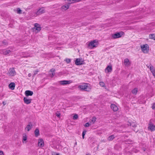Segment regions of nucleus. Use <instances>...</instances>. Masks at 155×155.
Here are the masks:
<instances>
[{"mask_svg": "<svg viewBox=\"0 0 155 155\" xmlns=\"http://www.w3.org/2000/svg\"><path fill=\"white\" fill-rule=\"evenodd\" d=\"M81 90L89 92L91 90V88L89 84L84 83L78 86Z\"/></svg>", "mask_w": 155, "mask_h": 155, "instance_id": "1", "label": "nucleus"}, {"mask_svg": "<svg viewBox=\"0 0 155 155\" xmlns=\"http://www.w3.org/2000/svg\"><path fill=\"white\" fill-rule=\"evenodd\" d=\"M124 34V33L122 31L117 32L112 35V38L115 39L121 37L122 35Z\"/></svg>", "mask_w": 155, "mask_h": 155, "instance_id": "2", "label": "nucleus"}, {"mask_svg": "<svg viewBox=\"0 0 155 155\" xmlns=\"http://www.w3.org/2000/svg\"><path fill=\"white\" fill-rule=\"evenodd\" d=\"M142 50L144 53H147L149 51V46L147 44L141 46Z\"/></svg>", "mask_w": 155, "mask_h": 155, "instance_id": "3", "label": "nucleus"}, {"mask_svg": "<svg viewBox=\"0 0 155 155\" xmlns=\"http://www.w3.org/2000/svg\"><path fill=\"white\" fill-rule=\"evenodd\" d=\"M97 42L96 41V40H94L91 41L88 45V46L90 47L91 46V48H92L94 47H97Z\"/></svg>", "mask_w": 155, "mask_h": 155, "instance_id": "4", "label": "nucleus"}, {"mask_svg": "<svg viewBox=\"0 0 155 155\" xmlns=\"http://www.w3.org/2000/svg\"><path fill=\"white\" fill-rule=\"evenodd\" d=\"M71 82L70 81L63 80L60 81L59 83L61 85H64L70 84Z\"/></svg>", "mask_w": 155, "mask_h": 155, "instance_id": "5", "label": "nucleus"}, {"mask_svg": "<svg viewBox=\"0 0 155 155\" xmlns=\"http://www.w3.org/2000/svg\"><path fill=\"white\" fill-rule=\"evenodd\" d=\"M34 28H35V30L37 31L38 32L40 31L41 29L40 25L37 23L35 24Z\"/></svg>", "mask_w": 155, "mask_h": 155, "instance_id": "6", "label": "nucleus"}, {"mask_svg": "<svg viewBox=\"0 0 155 155\" xmlns=\"http://www.w3.org/2000/svg\"><path fill=\"white\" fill-rule=\"evenodd\" d=\"M149 126L148 128L151 131H153L155 130V126L153 124H152L151 122H150L149 124Z\"/></svg>", "mask_w": 155, "mask_h": 155, "instance_id": "7", "label": "nucleus"}, {"mask_svg": "<svg viewBox=\"0 0 155 155\" xmlns=\"http://www.w3.org/2000/svg\"><path fill=\"white\" fill-rule=\"evenodd\" d=\"M83 61H81L80 58H77L75 61V64L76 65H78L83 64Z\"/></svg>", "mask_w": 155, "mask_h": 155, "instance_id": "8", "label": "nucleus"}, {"mask_svg": "<svg viewBox=\"0 0 155 155\" xmlns=\"http://www.w3.org/2000/svg\"><path fill=\"white\" fill-rule=\"evenodd\" d=\"M9 73L10 76H14L16 72L14 68H12L10 69L9 71Z\"/></svg>", "mask_w": 155, "mask_h": 155, "instance_id": "9", "label": "nucleus"}, {"mask_svg": "<svg viewBox=\"0 0 155 155\" xmlns=\"http://www.w3.org/2000/svg\"><path fill=\"white\" fill-rule=\"evenodd\" d=\"M45 12V9L43 8H40L36 12L37 15H41Z\"/></svg>", "mask_w": 155, "mask_h": 155, "instance_id": "10", "label": "nucleus"}, {"mask_svg": "<svg viewBox=\"0 0 155 155\" xmlns=\"http://www.w3.org/2000/svg\"><path fill=\"white\" fill-rule=\"evenodd\" d=\"M33 94V92L30 90H27L25 92V94L26 96H32Z\"/></svg>", "mask_w": 155, "mask_h": 155, "instance_id": "11", "label": "nucleus"}, {"mask_svg": "<svg viewBox=\"0 0 155 155\" xmlns=\"http://www.w3.org/2000/svg\"><path fill=\"white\" fill-rule=\"evenodd\" d=\"M112 67L111 66L108 65L105 69V72H111L112 71Z\"/></svg>", "mask_w": 155, "mask_h": 155, "instance_id": "12", "label": "nucleus"}, {"mask_svg": "<svg viewBox=\"0 0 155 155\" xmlns=\"http://www.w3.org/2000/svg\"><path fill=\"white\" fill-rule=\"evenodd\" d=\"M111 109L113 110L114 111H116L118 110V108L117 106H116L115 104H112L111 105Z\"/></svg>", "mask_w": 155, "mask_h": 155, "instance_id": "13", "label": "nucleus"}, {"mask_svg": "<svg viewBox=\"0 0 155 155\" xmlns=\"http://www.w3.org/2000/svg\"><path fill=\"white\" fill-rule=\"evenodd\" d=\"M23 100L25 103L27 104H30L31 101V99H28L26 97H24Z\"/></svg>", "mask_w": 155, "mask_h": 155, "instance_id": "14", "label": "nucleus"}, {"mask_svg": "<svg viewBox=\"0 0 155 155\" xmlns=\"http://www.w3.org/2000/svg\"><path fill=\"white\" fill-rule=\"evenodd\" d=\"M38 146L40 147H42L44 146V143L43 140L42 139H39L38 141Z\"/></svg>", "mask_w": 155, "mask_h": 155, "instance_id": "15", "label": "nucleus"}, {"mask_svg": "<svg viewBox=\"0 0 155 155\" xmlns=\"http://www.w3.org/2000/svg\"><path fill=\"white\" fill-rule=\"evenodd\" d=\"M124 65L127 66H129L130 64L129 60L128 58H126L124 60Z\"/></svg>", "mask_w": 155, "mask_h": 155, "instance_id": "16", "label": "nucleus"}, {"mask_svg": "<svg viewBox=\"0 0 155 155\" xmlns=\"http://www.w3.org/2000/svg\"><path fill=\"white\" fill-rule=\"evenodd\" d=\"M15 84L14 82H12L9 85V87L12 90H13L15 89Z\"/></svg>", "mask_w": 155, "mask_h": 155, "instance_id": "17", "label": "nucleus"}, {"mask_svg": "<svg viewBox=\"0 0 155 155\" xmlns=\"http://www.w3.org/2000/svg\"><path fill=\"white\" fill-rule=\"evenodd\" d=\"M127 125L128 126H132L133 127H135L137 126L136 124L134 122H130L128 121V122Z\"/></svg>", "mask_w": 155, "mask_h": 155, "instance_id": "18", "label": "nucleus"}, {"mask_svg": "<svg viewBox=\"0 0 155 155\" xmlns=\"http://www.w3.org/2000/svg\"><path fill=\"white\" fill-rule=\"evenodd\" d=\"M8 43L6 40H4L2 41H0V46H2L3 45H8Z\"/></svg>", "mask_w": 155, "mask_h": 155, "instance_id": "19", "label": "nucleus"}, {"mask_svg": "<svg viewBox=\"0 0 155 155\" xmlns=\"http://www.w3.org/2000/svg\"><path fill=\"white\" fill-rule=\"evenodd\" d=\"M35 136L36 137H37L40 135L39 131L38 129H36L35 131Z\"/></svg>", "mask_w": 155, "mask_h": 155, "instance_id": "20", "label": "nucleus"}, {"mask_svg": "<svg viewBox=\"0 0 155 155\" xmlns=\"http://www.w3.org/2000/svg\"><path fill=\"white\" fill-rule=\"evenodd\" d=\"M32 127V124H28L27 125L26 128L27 129L28 131H29L31 129Z\"/></svg>", "mask_w": 155, "mask_h": 155, "instance_id": "21", "label": "nucleus"}, {"mask_svg": "<svg viewBox=\"0 0 155 155\" xmlns=\"http://www.w3.org/2000/svg\"><path fill=\"white\" fill-rule=\"evenodd\" d=\"M150 38L155 40V35L154 34H152L149 35Z\"/></svg>", "mask_w": 155, "mask_h": 155, "instance_id": "22", "label": "nucleus"}, {"mask_svg": "<svg viewBox=\"0 0 155 155\" xmlns=\"http://www.w3.org/2000/svg\"><path fill=\"white\" fill-rule=\"evenodd\" d=\"M138 91L137 88H135L132 91V93L135 95H136Z\"/></svg>", "mask_w": 155, "mask_h": 155, "instance_id": "23", "label": "nucleus"}, {"mask_svg": "<svg viewBox=\"0 0 155 155\" xmlns=\"http://www.w3.org/2000/svg\"><path fill=\"white\" fill-rule=\"evenodd\" d=\"M11 52V51L10 50H7L3 51V53L4 55H6L9 54Z\"/></svg>", "mask_w": 155, "mask_h": 155, "instance_id": "24", "label": "nucleus"}, {"mask_svg": "<svg viewBox=\"0 0 155 155\" xmlns=\"http://www.w3.org/2000/svg\"><path fill=\"white\" fill-rule=\"evenodd\" d=\"M69 7V5H63V6H62L61 8L62 9H64L65 10H66Z\"/></svg>", "mask_w": 155, "mask_h": 155, "instance_id": "25", "label": "nucleus"}, {"mask_svg": "<svg viewBox=\"0 0 155 155\" xmlns=\"http://www.w3.org/2000/svg\"><path fill=\"white\" fill-rule=\"evenodd\" d=\"M114 138V135H112L108 137L107 139L109 141H110L112 140Z\"/></svg>", "mask_w": 155, "mask_h": 155, "instance_id": "26", "label": "nucleus"}, {"mask_svg": "<svg viewBox=\"0 0 155 155\" xmlns=\"http://www.w3.org/2000/svg\"><path fill=\"white\" fill-rule=\"evenodd\" d=\"M64 61H66L67 63L69 64L71 62V59L68 58H66L64 59Z\"/></svg>", "mask_w": 155, "mask_h": 155, "instance_id": "27", "label": "nucleus"}, {"mask_svg": "<svg viewBox=\"0 0 155 155\" xmlns=\"http://www.w3.org/2000/svg\"><path fill=\"white\" fill-rule=\"evenodd\" d=\"M150 70L152 73L155 71V69L153 66H151L150 68Z\"/></svg>", "mask_w": 155, "mask_h": 155, "instance_id": "28", "label": "nucleus"}, {"mask_svg": "<svg viewBox=\"0 0 155 155\" xmlns=\"http://www.w3.org/2000/svg\"><path fill=\"white\" fill-rule=\"evenodd\" d=\"M56 116H57L58 117L60 118V117L61 114L59 111H57L55 113Z\"/></svg>", "mask_w": 155, "mask_h": 155, "instance_id": "29", "label": "nucleus"}, {"mask_svg": "<svg viewBox=\"0 0 155 155\" xmlns=\"http://www.w3.org/2000/svg\"><path fill=\"white\" fill-rule=\"evenodd\" d=\"M78 117V115L76 114L73 116V120H75L77 119Z\"/></svg>", "mask_w": 155, "mask_h": 155, "instance_id": "30", "label": "nucleus"}, {"mask_svg": "<svg viewBox=\"0 0 155 155\" xmlns=\"http://www.w3.org/2000/svg\"><path fill=\"white\" fill-rule=\"evenodd\" d=\"M27 140V136L26 135H25L23 136V142H24V141H25Z\"/></svg>", "mask_w": 155, "mask_h": 155, "instance_id": "31", "label": "nucleus"}, {"mask_svg": "<svg viewBox=\"0 0 155 155\" xmlns=\"http://www.w3.org/2000/svg\"><path fill=\"white\" fill-rule=\"evenodd\" d=\"M99 84L102 87H105V83L102 81H101L99 83Z\"/></svg>", "mask_w": 155, "mask_h": 155, "instance_id": "32", "label": "nucleus"}, {"mask_svg": "<svg viewBox=\"0 0 155 155\" xmlns=\"http://www.w3.org/2000/svg\"><path fill=\"white\" fill-rule=\"evenodd\" d=\"M96 118L95 117H93L91 120V122H93V123H94L96 120Z\"/></svg>", "mask_w": 155, "mask_h": 155, "instance_id": "33", "label": "nucleus"}, {"mask_svg": "<svg viewBox=\"0 0 155 155\" xmlns=\"http://www.w3.org/2000/svg\"><path fill=\"white\" fill-rule=\"evenodd\" d=\"M17 13L18 14H21V10L19 8L17 9Z\"/></svg>", "mask_w": 155, "mask_h": 155, "instance_id": "34", "label": "nucleus"}, {"mask_svg": "<svg viewBox=\"0 0 155 155\" xmlns=\"http://www.w3.org/2000/svg\"><path fill=\"white\" fill-rule=\"evenodd\" d=\"M68 1L70 2L69 3L70 4L75 3V0H68Z\"/></svg>", "mask_w": 155, "mask_h": 155, "instance_id": "35", "label": "nucleus"}, {"mask_svg": "<svg viewBox=\"0 0 155 155\" xmlns=\"http://www.w3.org/2000/svg\"><path fill=\"white\" fill-rule=\"evenodd\" d=\"M50 75L51 78L53 77L55 74V73H49Z\"/></svg>", "mask_w": 155, "mask_h": 155, "instance_id": "36", "label": "nucleus"}, {"mask_svg": "<svg viewBox=\"0 0 155 155\" xmlns=\"http://www.w3.org/2000/svg\"><path fill=\"white\" fill-rule=\"evenodd\" d=\"M54 71L55 69L53 68H52L51 69L50 71H49V73H54Z\"/></svg>", "mask_w": 155, "mask_h": 155, "instance_id": "37", "label": "nucleus"}, {"mask_svg": "<svg viewBox=\"0 0 155 155\" xmlns=\"http://www.w3.org/2000/svg\"><path fill=\"white\" fill-rule=\"evenodd\" d=\"M52 155H59V154L55 152H53L52 153Z\"/></svg>", "mask_w": 155, "mask_h": 155, "instance_id": "38", "label": "nucleus"}, {"mask_svg": "<svg viewBox=\"0 0 155 155\" xmlns=\"http://www.w3.org/2000/svg\"><path fill=\"white\" fill-rule=\"evenodd\" d=\"M90 124L88 122H87L85 124V126L86 127H89L90 126Z\"/></svg>", "mask_w": 155, "mask_h": 155, "instance_id": "39", "label": "nucleus"}, {"mask_svg": "<svg viewBox=\"0 0 155 155\" xmlns=\"http://www.w3.org/2000/svg\"><path fill=\"white\" fill-rule=\"evenodd\" d=\"M152 108L153 110L155 109V103H153L152 106Z\"/></svg>", "mask_w": 155, "mask_h": 155, "instance_id": "40", "label": "nucleus"}, {"mask_svg": "<svg viewBox=\"0 0 155 155\" xmlns=\"http://www.w3.org/2000/svg\"><path fill=\"white\" fill-rule=\"evenodd\" d=\"M86 132V130H84L82 133V135H85Z\"/></svg>", "mask_w": 155, "mask_h": 155, "instance_id": "41", "label": "nucleus"}, {"mask_svg": "<svg viewBox=\"0 0 155 155\" xmlns=\"http://www.w3.org/2000/svg\"><path fill=\"white\" fill-rule=\"evenodd\" d=\"M51 89H52V90H55L56 89V87H51Z\"/></svg>", "mask_w": 155, "mask_h": 155, "instance_id": "42", "label": "nucleus"}, {"mask_svg": "<svg viewBox=\"0 0 155 155\" xmlns=\"http://www.w3.org/2000/svg\"><path fill=\"white\" fill-rule=\"evenodd\" d=\"M82 0H75V3L81 1Z\"/></svg>", "mask_w": 155, "mask_h": 155, "instance_id": "43", "label": "nucleus"}, {"mask_svg": "<svg viewBox=\"0 0 155 155\" xmlns=\"http://www.w3.org/2000/svg\"><path fill=\"white\" fill-rule=\"evenodd\" d=\"M3 154V152L2 151H0V155H2Z\"/></svg>", "mask_w": 155, "mask_h": 155, "instance_id": "44", "label": "nucleus"}, {"mask_svg": "<svg viewBox=\"0 0 155 155\" xmlns=\"http://www.w3.org/2000/svg\"><path fill=\"white\" fill-rule=\"evenodd\" d=\"M2 104L3 105H5L6 104V102L5 101H3L2 102Z\"/></svg>", "mask_w": 155, "mask_h": 155, "instance_id": "45", "label": "nucleus"}, {"mask_svg": "<svg viewBox=\"0 0 155 155\" xmlns=\"http://www.w3.org/2000/svg\"><path fill=\"white\" fill-rule=\"evenodd\" d=\"M152 73L153 75L155 77V71Z\"/></svg>", "mask_w": 155, "mask_h": 155, "instance_id": "46", "label": "nucleus"}, {"mask_svg": "<svg viewBox=\"0 0 155 155\" xmlns=\"http://www.w3.org/2000/svg\"><path fill=\"white\" fill-rule=\"evenodd\" d=\"M134 131L136 132H137L138 131V130H134Z\"/></svg>", "mask_w": 155, "mask_h": 155, "instance_id": "47", "label": "nucleus"}, {"mask_svg": "<svg viewBox=\"0 0 155 155\" xmlns=\"http://www.w3.org/2000/svg\"><path fill=\"white\" fill-rule=\"evenodd\" d=\"M38 72V71H36L35 72L34 74H37V72Z\"/></svg>", "mask_w": 155, "mask_h": 155, "instance_id": "48", "label": "nucleus"}, {"mask_svg": "<svg viewBox=\"0 0 155 155\" xmlns=\"http://www.w3.org/2000/svg\"><path fill=\"white\" fill-rule=\"evenodd\" d=\"M84 136L85 135H82V138L84 139Z\"/></svg>", "mask_w": 155, "mask_h": 155, "instance_id": "49", "label": "nucleus"}, {"mask_svg": "<svg viewBox=\"0 0 155 155\" xmlns=\"http://www.w3.org/2000/svg\"><path fill=\"white\" fill-rule=\"evenodd\" d=\"M28 76L29 77H30V76H31V75H30V74H28Z\"/></svg>", "mask_w": 155, "mask_h": 155, "instance_id": "50", "label": "nucleus"}]
</instances>
